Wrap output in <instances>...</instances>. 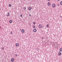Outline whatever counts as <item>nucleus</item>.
I'll return each mask as SVG.
<instances>
[{
	"label": "nucleus",
	"instance_id": "obj_28",
	"mask_svg": "<svg viewBox=\"0 0 62 62\" xmlns=\"http://www.w3.org/2000/svg\"><path fill=\"white\" fill-rule=\"evenodd\" d=\"M48 1H50V0H47Z\"/></svg>",
	"mask_w": 62,
	"mask_h": 62
},
{
	"label": "nucleus",
	"instance_id": "obj_27",
	"mask_svg": "<svg viewBox=\"0 0 62 62\" xmlns=\"http://www.w3.org/2000/svg\"><path fill=\"white\" fill-rule=\"evenodd\" d=\"M60 17H61V18H62V16H61Z\"/></svg>",
	"mask_w": 62,
	"mask_h": 62
},
{
	"label": "nucleus",
	"instance_id": "obj_31",
	"mask_svg": "<svg viewBox=\"0 0 62 62\" xmlns=\"http://www.w3.org/2000/svg\"><path fill=\"white\" fill-rule=\"evenodd\" d=\"M21 30V29H20V30Z\"/></svg>",
	"mask_w": 62,
	"mask_h": 62
},
{
	"label": "nucleus",
	"instance_id": "obj_25",
	"mask_svg": "<svg viewBox=\"0 0 62 62\" xmlns=\"http://www.w3.org/2000/svg\"><path fill=\"white\" fill-rule=\"evenodd\" d=\"M29 16H31V14H30L29 15Z\"/></svg>",
	"mask_w": 62,
	"mask_h": 62
},
{
	"label": "nucleus",
	"instance_id": "obj_24",
	"mask_svg": "<svg viewBox=\"0 0 62 62\" xmlns=\"http://www.w3.org/2000/svg\"><path fill=\"white\" fill-rule=\"evenodd\" d=\"M22 15L21 14V15H20V17H22Z\"/></svg>",
	"mask_w": 62,
	"mask_h": 62
},
{
	"label": "nucleus",
	"instance_id": "obj_11",
	"mask_svg": "<svg viewBox=\"0 0 62 62\" xmlns=\"http://www.w3.org/2000/svg\"><path fill=\"white\" fill-rule=\"evenodd\" d=\"M61 54V52H59V55H60Z\"/></svg>",
	"mask_w": 62,
	"mask_h": 62
},
{
	"label": "nucleus",
	"instance_id": "obj_8",
	"mask_svg": "<svg viewBox=\"0 0 62 62\" xmlns=\"http://www.w3.org/2000/svg\"><path fill=\"white\" fill-rule=\"evenodd\" d=\"M48 6H50V5H51V3H50L48 2Z\"/></svg>",
	"mask_w": 62,
	"mask_h": 62
},
{
	"label": "nucleus",
	"instance_id": "obj_15",
	"mask_svg": "<svg viewBox=\"0 0 62 62\" xmlns=\"http://www.w3.org/2000/svg\"><path fill=\"white\" fill-rule=\"evenodd\" d=\"M33 24H36V22H34L33 23Z\"/></svg>",
	"mask_w": 62,
	"mask_h": 62
},
{
	"label": "nucleus",
	"instance_id": "obj_20",
	"mask_svg": "<svg viewBox=\"0 0 62 62\" xmlns=\"http://www.w3.org/2000/svg\"><path fill=\"white\" fill-rule=\"evenodd\" d=\"M2 50H4V47H2Z\"/></svg>",
	"mask_w": 62,
	"mask_h": 62
},
{
	"label": "nucleus",
	"instance_id": "obj_5",
	"mask_svg": "<svg viewBox=\"0 0 62 62\" xmlns=\"http://www.w3.org/2000/svg\"><path fill=\"white\" fill-rule=\"evenodd\" d=\"M55 5L54 4H53L52 5V6L53 8H54L55 7Z\"/></svg>",
	"mask_w": 62,
	"mask_h": 62
},
{
	"label": "nucleus",
	"instance_id": "obj_23",
	"mask_svg": "<svg viewBox=\"0 0 62 62\" xmlns=\"http://www.w3.org/2000/svg\"><path fill=\"white\" fill-rule=\"evenodd\" d=\"M44 37H42V39H44Z\"/></svg>",
	"mask_w": 62,
	"mask_h": 62
},
{
	"label": "nucleus",
	"instance_id": "obj_7",
	"mask_svg": "<svg viewBox=\"0 0 62 62\" xmlns=\"http://www.w3.org/2000/svg\"><path fill=\"white\" fill-rule=\"evenodd\" d=\"M29 10H31V7H30L29 8Z\"/></svg>",
	"mask_w": 62,
	"mask_h": 62
},
{
	"label": "nucleus",
	"instance_id": "obj_6",
	"mask_svg": "<svg viewBox=\"0 0 62 62\" xmlns=\"http://www.w3.org/2000/svg\"><path fill=\"white\" fill-rule=\"evenodd\" d=\"M36 30H36V29H34L33 30V32H36Z\"/></svg>",
	"mask_w": 62,
	"mask_h": 62
},
{
	"label": "nucleus",
	"instance_id": "obj_9",
	"mask_svg": "<svg viewBox=\"0 0 62 62\" xmlns=\"http://www.w3.org/2000/svg\"><path fill=\"white\" fill-rule=\"evenodd\" d=\"M23 9H24V10H25V9H26V7H24L23 8Z\"/></svg>",
	"mask_w": 62,
	"mask_h": 62
},
{
	"label": "nucleus",
	"instance_id": "obj_1",
	"mask_svg": "<svg viewBox=\"0 0 62 62\" xmlns=\"http://www.w3.org/2000/svg\"><path fill=\"white\" fill-rule=\"evenodd\" d=\"M39 28H42V25H41V24H39Z\"/></svg>",
	"mask_w": 62,
	"mask_h": 62
},
{
	"label": "nucleus",
	"instance_id": "obj_22",
	"mask_svg": "<svg viewBox=\"0 0 62 62\" xmlns=\"http://www.w3.org/2000/svg\"><path fill=\"white\" fill-rule=\"evenodd\" d=\"M37 51H38V50H39V48H37Z\"/></svg>",
	"mask_w": 62,
	"mask_h": 62
},
{
	"label": "nucleus",
	"instance_id": "obj_17",
	"mask_svg": "<svg viewBox=\"0 0 62 62\" xmlns=\"http://www.w3.org/2000/svg\"><path fill=\"white\" fill-rule=\"evenodd\" d=\"M47 27H49V25L48 24H47V25L46 26Z\"/></svg>",
	"mask_w": 62,
	"mask_h": 62
},
{
	"label": "nucleus",
	"instance_id": "obj_12",
	"mask_svg": "<svg viewBox=\"0 0 62 62\" xmlns=\"http://www.w3.org/2000/svg\"><path fill=\"white\" fill-rule=\"evenodd\" d=\"M60 51L61 52H62V48H61L60 49Z\"/></svg>",
	"mask_w": 62,
	"mask_h": 62
},
{
	"label": "nucleus",
	"instance_id": "obj_19",
	"mask_svg": "<svg viewBox=\"0 0 62 62\" xmlns=\"http://www.w3.org/2000/svg\"><path fill=\"white\" fill-rule=\"evenodd\" d=\"M35 27H36L35 26H33V28H35Z\"/></svg>",
	"mask_w": 62,
	"mask_h": 62
},
{
	"label": "nucleus",
	"instance_id": "obj_29",
	"mask_svg": "<svg viewBox=\"0 0 62 62\" xmlns=\"http://www.w3.org/2000/svg\"><path fill=\"white\" fill-rule=\"evenodd\" d=\"M1 28V27L0 26V29Z\"/></svg>",
	"mask_w": 62,
	"mask_h": 62
},
{
	"label": "nucleus",
	"instance_id": "obj_3",
	"mask_svg": "<svg viewBox=\"0 0 62 62\" xmlns=\"http://www.w3.org/2000/svg\"><path fill=\"white\" fill-rule=\"evenodd\" d=\"M14 58H12L11 59V61H12V62H13V61H14Z\"/></svg>",
	"mask_w": 62,
	"mask_h": 62
},
{
	"label": "nucleus",
	"instance_id": "obj_10",
	"mask_svg": "<svg viewBox=\"0 0 62 62\" xmlns=\"http://www.w3.org/2000/svg\"><path fill=\"white\" fill-rule=\"evenodd\" d=\"M12 21L11 20L10 21L9 23H12Z\"/></svg>",
	"mask_w": 62,
	"mask_h": 62
},
{
	"label": "nucleus",
	"instance_id": "obj_2",
	"mask_svg": "<svg viewBox=\"0 0 62 62\" xmlns=\"http://www.w3.org/2000/svg\"><path fill=\"white\" fill-rule=\"evenodd\" d=\"M16 46L17 47H18L19 46V45L18 43H17L16 44Z\"/></svg>",
	"mask_w": 62,
	"mask_h": 62
},
{
	"label": "nucleus",
	"instance_id": "obj_32",
	"mask_svg": "<svg viewBox=\"0 0 62 62\" xmlns=\"http://www.w3.org/2000/svg\"><path fill=\"white\" fill-rule=\"evenodd\" d=\"M0 9H1L0 8Z\"/></svg>",
	"mask_w": 62,
	"mask_h": 62
},
{
	"label": "nucleus",
	"instance_id": "obj_4",
	"mask_svg": "<svg viewBox=\"0 0 62 62\" xmlns=\"http://www.w3.org/2000/svg\"><path fill=\"white\" fill-rule=\"evenodd\" d=\"M21 31L22 33H24V30L22 29V30Z\"/></svg>",
	"mask_w": 62,
	"mask_h": 62
},
{
	"label": "nucleus",
	"instance_id": "obj_13",
	"mask_svg": "<svg viewBox=\"0 0 62 62\" xmlns=\"http://www.w3.org/2000/svg\"><path fill=\"white\" fill-rule=\"evenodd\" d=\"M9 13H8L7 15V16H9Z\"/></svg>",
	"mask_w": 62,
	"mask_h": 62
},
{
	"label": "nucleus",
	"instance_id": "obj_21",
	"mask_svg": "<svg viewBox=\"0 0 62 62\" xmlns=\"http://www.w3.org/2000/svg\"><path fill=\"white\" fill-rule=\"evenodd\" d=\"M61 5H62V1H61Z\"/></svg>",
	"mask_w": 62,
	"mask_h": 62
},
{
	"label": "nucleus",
	"instance_id": "obj_16",
	"mask_svg": "<svg viewBox=\"0 0 62 62\" xmlns=\"http://www.w3.org/2000/svg\"><path fill=\"white\" fill-rule=\"evenodd\" d=\"M12 33H12V32H11L10 33V34H11V35H12Z\"/></svg>",
	"mask_w": 62,
	"mask_h": 62
},
{
	"label": "nucleus",
	"instance_id": "obj_18",
	"mask_svg": "<svg viewBox=\"0 0 62 62\" xmlns=\"http://www.w3.org/2000/svg\"><path fill=\"white\" fill-rule=\"evenodd\" d=\"M11 4H9V6L10 7H11Z\"/></svg>",
	"mask_w": 62,
	"mask_h": 62
},
{
	"label": "nucleus",
	"instance_id": "obj_30",
	"mask_svg": "<svg viewBox=\"0 0 62 62\" xmlns=\"http://www.w3.org/2000/svg\"><path fill=\"white\" fill-rule=\"evenodd\" d=\"M58 1H60V0H58Z\"/></svg>",
	"mask_w": 62,
	"mask_h": 62
},
{
	"label": "nucleus",
	"instance_id": "obj_26",
	"mask_svg": "<svg viewBox=\"0 0 62 62\" xmlns=\"http://www.w3.org/2000/svg\"><path fill=\"white\" fill-rule=\"evenodd\" d=\"M57 6H59V4H57Z\"/></svg>",
	"mask_w": 62,
	"mask_h": 62
},
{
	"label": "nucleus",
	"instance_id": "obj_14",
	"mask_svg": "<svg viewBox=\"0 0 62 62\" xmlns=\"http://www.w3.org/2000/svg\"><path fill=\"white\" fill-rule=\"evenodd\" d=\"M15 55L16 56H18V54H16Z\"/></svg>",
	"mask_w": 62,
	"mask_h": 62
}]
</instances>
